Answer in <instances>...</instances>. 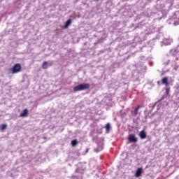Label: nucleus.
Listing matches in <instances>:
<instances>
[{"mask_svg": "<svg viewBox=\"0 0 179 179\" xmlns=\"http://www.w3.org/2000/svg\"><path fill=\"white\" fill-rule=\"evenodd\" d=\"M76 145H78V140H73L71 141V146H73V148H75Z\"/></svg>", "mask_w": 179, "mask_h": 179, "instance_id": "obj_12", "label": "nucleus"}, {"mask_svg": "<svg viewBox=\"0 0 179 179\" xmlns=\"http://www.w3.org/2000/svg\"><path fill=\"white\" fill-rule=\"evenodd\" d=\"M103 149V145H99L97 148H95V152L98 153V152H101V150Z\"/></svg>", "mask_w": 179, "mask_h": 179, "instance_id": "obj_13", "label": "nucleus"}, {"mask_svg": "<svg viewBox=\"0 0 179 179\" xmlns=\"http://www.w3.org/2000/svg\"><path fill=\"white\" fill-rule=\"evenodd\" d=\"M28 115H29V110L28 109H24L20 114V117H27Z\"/></svg>", "mask_w": 179, "mask_h": 179, "instance_id": "obj_7", "label": "nucleus"}, {"mask_svg": "<svg viewBox=\"0 0 179 179\" xmlns=\"http://www.w3.org/2000/svg\"><path fill=\"white\" fill-rule=\"evenodd\" d=\"M6 128H8V125L5 124H3L0 127V130H1V132H3V131H5V129H6Z\"/></svg>", "mask_w": 179, "mask_h": 179, "instance_id": "obj_10", "label": "nucleus"}, {"mask_svg": "<svg viewBox=\"0 0 179 179\" xmlns=\"http://www.w3.org/2000/svg\"><path fill=\"white\" fill-rule=\"evenodd\" d=\"M88 89H90V84L83 83L74 87L73 90V92H82L83 90H87Z\"/></svg>", "mask_w": 179, "mask_h": 179, "instance_id": "obj_1", "label": "nucleus"}, {"mask_svg": "<svg viewBox=\"0 0 179 179\" xmlns=\"http://www.w3.org/2000/svg\"><path fill=\"white\" fill-rule=\"evenodd\" d=\"M96 1H99V0H96Z\"/></svg>", "mask_w": 179, "mask_h": 179, "instance_id": "obj_16", "label": "nucleus"}, {"mask_svg": "<svg viewBox=\"0 0 179 179\" xmlns=\"http://www.w3.org/2000/svg\"><path fill=\"white\" fill-rule=\"evenodd\" d=\"M166 93L167 96H169V94H170V88H169V87L166 88Z\"/></svg>", "mask_w": 179, "mask_h": 179, "instance_id": "obj_15", "label": "nucleus"}, {"mask_svg": "<svg viewBox=\"0 0 179 179\" xmlns=\"http://www.w3.org/2000/svg\"><path fill=\"white\" fill-rule=\"evenodd\" d=\"M139 108H142V106L138 105L134 111H131V114L134 115V117H136L138 115V113H139Z\"/></svg>", "mask_w": 179, "mask_h": 179, "instance_id": "obj_4", "label": "nucleus"}, {"mask_svg": "<svg viewBox=\"0 0 179 179\" xmlns=\"http://www.w3.org/2000/svg\"><path fill=\"white\" fill-rule=\"evenodd\" d=\"M142 173H143V169L142 168H138L135 173V177L137 178L141 177V176H142Z\"/></svg>", "mask_w": 179, "mask_h": 179, "instance_id": "obj_5", "label": "nucleus"}, {"mask_svg": "<svg viewBox=\"0 0 179 179\" xmlns=\"http://www.w3.org/2000/svg\"><path fill=\"white\" fill-rule=\"evenodd\" d=\"M71 24H72V20L69 19L64 24V29H68V27H69V26H71Z\"/></svg>", "mask_w": 179, "mask_h": 179, "instance_id": "obj_9", "label": "nucleus"}, {"mask_svg": "<svg viewBox=\"0 0 179 179\" xmlns=\"http://www.w3.org/2000/svg\"><path fill=\"white\" fill-rule=\"evenodd\" d=\"M48 62H44L42 64V69H47L48 68Z\"/></svg>", "mask_w": 179, "mask_h": 179, "instance_id": "obj_11", "label": "nucleus"}, {"mask_svg": "<svg viewBox=\"0 0 179 179\" xmlns=\"http://www.w3.org/2000/svg\"><path fill=\"white\" fill-rule=\"evenodd\" d=\"M105 128H106V130L107 131V132H109L110 129L111 128V126L110 125V123H107Z\"/></svg>", "mask_w": 179, "mask_h": 179, "instance_id": "obj_14", "label": "nucleus"}, {"mask_svg": "<svg viewBox=\"0 0 179 179\" xmlns=\"http://www.w3.org/2000/svg\"><path fill=\"white\" fill-rule=\"evenodd\" d=\"M139 137L141 138V139H146V132L145 131V130H142L139 132Z\"/></svg>", "mask_w": 179, "mask_h": 179, "instance_id": "obj_6", "label": "nucleus"}, {"mask_svg": "<svg viewBox=\"0 0 179 179\" xmlns=\"http://www.w3.org/2000/svg\"><path fill=\"white\" fill-rule=\"evenodd\" d=\"M162 85H165V86H167L169 85V78L164 77L162 79Z\"/></svg>", "mask_w": 179, "mask_h": 179, "instance_id": "obj_8", "label": "nucleus"}, {"mask_svg": "<svg viewBox=\"0 0 179 179\" xmlns=\"http://www.w3.org/2000/svg\"><path fill=\"white\" fill-rule=\"evenodd\" d=\"M129 142L136 143V142H138V138L135 136V135L131 134L129 137Z\"/></svg>", "mask_w": 179, "mask_h": 179, "instance_id": "obj_3", "label": "nucleus"}, {"mask_svg": "<svg viewBox=\"0 0 179 179\" xmlns=\"http://www.w3.org/2000/svg\"><path fill=\"white\" fill-rule=\"evenodd\" d=\"M9 71L13 75H15V73H19V72H22V65L17 63L14 64L13 66L9 69Z\"/></svg>", "mask_w": 179, "mask_h": 179, "instance_id": "obj_2", "label": "nucleus"}]
</instances>
